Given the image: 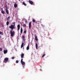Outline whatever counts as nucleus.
Segmentation results:
<instances>
[{"label":"nucleus","instance_id":"f257e3e1","mask_svg":"<svg viewBox=\"0 0 80 80\" xmlns=\"http://www.w3.org/2000/svg\"><path fill=\"white\" fill-rule=\"evenodd\" d=\"M13 24H11L10 26H9V28L12 29V30H13V29H15V22H14L12 23Z\"/></svg>","mask_w":80,"mask_h":80},{"label":"nucleus","instance_id":"f03ea898","mask_svg":"<svg viewBox=\"0 0 80 80\" xmlns=\"http://www.w3.org/2000/svg\"><path fill=\"white\" fill-rule=\"evenodd\" d=\"M10 36H11V37H13L15 35V32L14 31L11 30L10 31Z\"/></svg>","mask_w":80,"mask_h":80},{"label":"nucleus","instance_id":"7ed1b4c3","mask_svg":"<svg viewBox=\"0 0 80 80\" xmlns=\"http://www.w3.org/2000/svg\"><path fill=\"white\" fill-rule=\"evenodd\" d=\"M23 59H21V63L22 65V67L24 68V67L25 66V63L23 61Z\"/></svg>","mask_w":80,"mask_h":80},{"label":"nucleus","instance_id":"20e7f679","mask_svg":"<svg viewBox=\"0 0 80 80\" xmlns=\"http://www.w3.org/2000/svg\"><path fill=\"white\" fill-rule=\"evenodd\" d=\"M8 58H5L4 61H3L5 63H6L8 61Z\"/></svg>","mask_w":80,"mask_h":80},{"label":"nucleus","instance_id":"39448f33","mask_svg":"<svg viewBox=\"0 0 80 80\" xmlns=\"http://www.w3.org/2000/svg\"><path fill=\"white\" fill-rule=\"evenodd\" d=\"M22 39L23 41H25V36L24 35L22 36Z\"/></svg>","mask_w":80,"mask_h":80},{"label":"nucleus","instance_id":"423d86ee","mask_svg":"<svg viewBox=\"0 0 80 80\" xmlns=\"http://www.w3.org/2000/svg\"><path fill=\"white\" fill-rule=\"evenodd\" d=\"M28 2H29V3H30V4H31V5H32L33 4V2H32V1H31L30 0H29L28 1Z\"/></svg>","mask_w":80,"mask_h":80},{"label":"nucleus","instance_id":"0eeeda50","mask_svg":"<svg viewBox=\"0 0 80 80\" xmlns=\"http://www.w3.org/2000/svg\"><path fill=\"white\" fill-rule=\"evenodd\" d=\"M29 29H30L31 28V22H29Z\"/></svg>","mask_w":80,"mask_h":80},{"label":"nucleus","instance_id":"6e6552de","mask_svg":"<svg viewBox=\"0 0 80 80\" xmlns=\"http://www.w3.org/2000/svg\"><path fill=\"white\" fill-rule=\"evenodd\" d=\"M23 57H24V54L22 53L21 55V57L22 59H23Z\"/></svg>","mask_w":80,"mask_h":80},{"label":"nucleus","instance_id":"1a4fd4ad","mask_svg":"<svg viewBox=\"0 0 80 80\" xmlns=\"http://www.w3.org/2000/svg\"><path fill=\"white\" fill-rule=\"evenodd\" d=\"M20 25L19 24H18V25L17 26V28H18V30H19V29H20Z\"/></svg>","mask_w":80,"mask_h":80},{"label":"nucleus","instance_id":"9d476101","mask_svg":"<svg viewBox=\"0 0 80 80\" xmlns=\"http://www.w3.org/2000/svg\"><path fill=\"white\" fill-rule=\"evenodd\" d=\"M30 45H28L27 47V48H26V49L27 50H28L29 49H30Z\"/></svg>","mask_w":80,"mask_h":80},{"label":"nucleus","instance_id":"9b49d317","mask_svg":"<svg viewBox=\"0 0 80 80\" xmlns=\"http://www.w3.org/2000/svg\"><path fill=\"white\" fill-rule=\"evenodd\" d=\"M6 12L7 14H9V12H8V9H6Z\"/></svg>","mask_w":80,"mask_h":80},{"label":"nucleus","instance_id":"f8f14e48","mask_svg":"<svg viewBox=\"0 0 80 80\" xmlns=\"http://www.w3.org/2000/svg\"><path fill=\"white\" fill-rule=\"evenodd\" d=\"M3 52H4V54H6L7 53V50H4L3 51Z\"/></svg>","mask_w":80,"mask_h":80},{"label":"nucleus","instance_id":"ddd939ff","mask_svg":"<svg viewBox=\"0 0 80 80\" xmlns=\"http://www.w3.org/2000/svg\"><path fill=\"white\" fill-rule=\"evenodd\" d=\"M24 44V43H23V42H22V44L21 45V48H23V44Z\"/></svg>","mask_w":80,"mask_h":80},{"label":"nucleus","instance_id":"4468645a","mask_svg":"<svg viewBox=\"0 0 80 80\" xmlns=\"http://www.w3.org/2000/svg\"><path fill=\"white\" fill-rule=\"evenodd\" d=\"M23 32V29L22 28H21V30H20V33L21 34H22V32Z\"/></svg>","mask_w":80,"mask_h":80},{"label":"nucleus","instance_id":"2eb2a0df","mask_svg":"<svg viewBox=\"0 0 80 80\" xmlns=\"http://www.w3.org/2000/svg\"><path fill=\"white\" fill-rule=\"evenodd\" d=\"M35 40H36V41H38V38H37V36H35Z\"/></svg>","mask_w":80,"mask_h":80},{"label":"nucleus","instance_id":"dca6fc26","mask_svg":"<svg viewBox=\"0 0 80 80\" xmlns=\"http://www.w3.org/2000/svg\"><path fill=\"white\" fill-rule=\"evenodd\" d=\"M10 18V17L9 16L8 17V18H7V21H9V19Z\"/></svg>","mask_w":80,"mask_h":80},{"label":"nucleus","instance_id":"f3484780","mask_svg":"<svg viewBox=\"0 0 80 80\" xmlns=\"http://www.w3.org/2000/svg\"><path fill=\"white\" fill-rule=\"evenodd\" d=\"M35 47H36V49H38V44H37V43H35Z\"/></svg>","mask_w":80,"mask_h":80},{"label":"nucleus","instance_id":"a211bd4d","mask_svg":"<svg viewBox=\"0 0 80 80\" xmlns=\"http://www.w3.org/2000/svg\"><path fill=\"white\" fill-rule=\"evenodd\" d=\"M14 7L15 8H16L17 7V6H18V5L17 4H15L14 5Z\"/></svg>","mask_w":80,"mask_h":80},{"label":"nucleus","instance_id":"6ab92c4d","mask_svg":"<svg viewBox=\"0 0 80 80\" xmlns=\"http://www.w3.org/2000/svg\"><path fill=\"white\" fill-rule=\"evenodd\" d=\"M1 13H2L3 14H5V11L3 10H2L1 11Z\"/></svg>","mask_w":80,"mask_h":80},{"label":"nucleus","instance_id":"aec40b11","mask_svg":"<svg viewBox=\"0 0 80 80\" xmlns=\"http://www.w3.org/2000/svg\"><path fill=\"white\" fill-rule=\"evenodd\" d=\"M22 4H23V5H24V6H26V4H25V2H22Z\"/></svg>","mask_w":80,"mask_h":80},{"label":"nucleus","instance_id":"412c9836","mask_svg":"<svg viewBox=\"0 0 80 80\" xmlns=\"http://www.w3.org/2000/svg\"><path fill=\"white\" fill-rule=\"evenodd\" d=\"M6 24L7 26H8L9 25V22L8 21L7 22Z\"/></svg>","mask_w":80,"mask_h":80},{"label":"nucleus","instance_id":"4be33fe9","mask_svg":"<svg viewBox=\"0 0 80 80\" xmlns=\"http://www.w3.org/2000/svg\"><path fill=\"white\" fill-rule=\"evenodd\" d=\"M26 25L24 24H23V28H24V27H26Z\"/></svg>","mask_w":80,"mask_h":80},{"label":"nucleus","instance_id":"5701e85b","mask_svg":"<svg viewBox=\"0 0 80 80\" xmlns=\"http://www.w3.org/2000/svg\"><path fill=\"white\" fill-rule=\"evenodd\" d=\"M0 34H1L2 35H3V32H0Z\"/></svg>","mask_w":80,"mask_h":80},{"label":"nucleus","instance_id":"b1692460","mask_svg":"<svg viewBox=\"0 0 80 80\" xmlns=\"http://www.w3.org/2000/svg\"><path fill=\"white\" fill-rule=\"evenodd\" d=\"M32 21L33 22H35V20L34 19H32Z\"/></svg>","mask_w":80,"mask_h":80},{"label":"nucleus","instance_id":"393cba45","mask_svg":"<svg viewBox=\"0 0 80 80\" xmlns=\"http://www.w3.org/2000/svg\"><path fill=\"white\" fill-rule=\"evenodd\" d=\"M46 55V54H43V56H42V57L43 58Z\"/></svg>","mask_w":80,"mask_h":80},{"label":"nucleus","instance_id":"a878e982","mask_svg":"<svg viewBox=\"0 0 80 80\" xmlns=\"http://www.w3.org/2000/svg\"><path fill=\"white\" fill-rule=\"evenodd\" d=\"M18 63V60H16V63Z\"/></svg>","mask_w":80,"mask_h":80},{"label":"nucleus","instance_id":"bb28decb","mask_svg":"<svg viewBox=\"0 0 80 80\" xmlns=\"http://www.w3.org/2000/svg\"><path fill=\"white\" fill-rule=\"evenodd\" d=\"M23 33H26V30H24V32H23Z\"/></svg>","mask_w":80,"mask_h":80},{"label":"nucleus","instance_id":"cd10ccee","mask_svg":"<svg viewBox=\"0 0 80 80\" xmlns=\"http://www.w3.org/2000/svg\"><path fill=\"white\" fill-rule=\"evenodd\" d=\"M2 51V48H0V51Z\"/></svg>","mask_w":80,"mask_h":80},{"label":"nucleus","instance_id":"c85d7f7f","mask_svg":"<svg viewBox=\"0 0 80 80\" xmlns=\"http://www.w3.org/2000/svg\"><path fill=\"white\" fill-rule=\"evenodd\" d=\"M14 57H12V59H14Z\"/></svg>","mask_w":80,"mask_h":80},{"label":"nucleus","instance_id":"c756f323","mask_svg":"<svg viewBox=\"0 0 80 80\" xmlns=\"http://www.w3.org/2000/svg\"><path fill=\"white\" fill-rule=\"evenodd\" d=\"M25 23H27V20H25Z\"/></svg>","mask_w":80,"mask_h":80},{"label":"nucleus","instance_id":"7c9ffc66","mask_svg":"<svg viewBox=\"0 0 80 80\" xmlns=\"http://www.w3.org/2000/svg\"><path fill=\"white\" fill-rule=\"evenodd\" d=\"M18 1H21V0H18Z\"/></svg>","mask_w":80,"mask_h":80},{"label":"nucleus","instance_id":"2f4dec72","mask_svg":"<svg viewBox=\"0 0 80 80\" xmlns=\"http://www.w3.org/2000/svg\"><path fill=\"white\" fill-rule=\"evenodd\" d=\"M1 38V36H0V39Z\"/></svg>","mask_w":80,"mask_h":80}]
</instances>
